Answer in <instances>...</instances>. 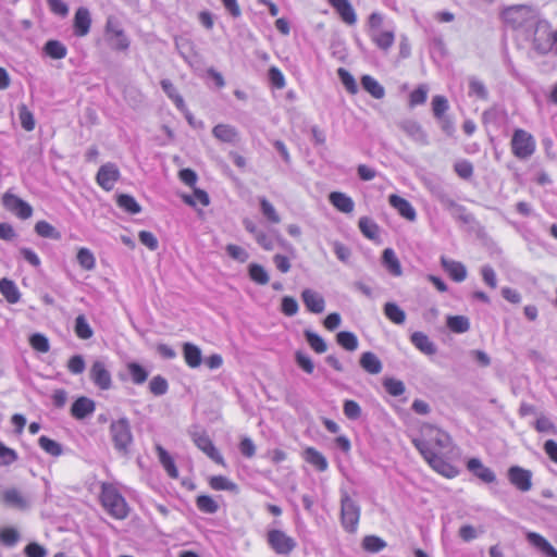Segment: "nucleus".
I'll return each mask as SVG.
<instances>
[{
  "label": "nucleus",
  "mask_w": 557,
  "mask_h": 557,
  "mask_svg": "<svg viewBox=\"0 0 557 557\" xmlns=\"http://www.w3.org/2000/svg\"><path fill=\"white\" fill-rule=\"evenodd\" d=\"M412 443L434 471L448 479L457 476V468L445 460L453 444L446 432L430 426L425 430L423 437L414 438Z\"/></svg>",
  "instance_id": "obj_1"
},
{
  "label": "nucleus",
  "mask_w": 557,
  "mask_h": 557,
  "mask_svg": "<svg viewBox=\"0 0 557 557\" xmlns=\"http://www.w3.org/2000/svg\"><path fill=\"white\" fill-rule=\"evenodd\" d=\"M109 433L114 449L121 456H127L134 442L129 420L125 417L113 420L110 423Z\"/></svg>",
  "instance_id": "obj_2"
},
{
  "label": "nucleus",
  "mask_w": 557,
  "mask_h": 557,
  "mask_svg": "<svg viewBox=\"0 0 557 557\" xmlns=\"http://www.w3.org/2000/svg\"><path fill=\"white\" fill-rule=\"evenodd\" d=\"M100 499L103 508L113 518L122 520L127 517V503L113 485L102 484Z\"/></svg>",
  "instance_id": "obj_3"
},
{
  "label": "nucleus",
  "mask_w": 557,
  "mask_h": 557,
  "mask_svg": "<svg viewBox=\"0 0 557 557\" xmlns=\"http://www.w3.org/2000/svg\"><path fill=\"white\" fill-rule=\"evenodd\" d=\"M502 17L504 22L512 28H522L533 25L536 26L534 11L528 5H513L503 11Z\"/></svg>",
  "instance_id": "obj_4"
},
{
  "label": "nucleus",
  "mask_w": 557,
  "mask_h": 557,
  "mask_svg": "<svg viewBox=\"0 0 557 557\" xmlns=\"http://www.w3.org/2000/svg\"><path fill=\"white\" fill-rule=\"evenodd\" d=\"M360 518V507L346 491L341 492V520L343 528L354 533L357 530Z\"/></svg>",
  "instance_id": "obj_5"
},
{
  "label": "nucleus",
  "mask_w": 557,
  "mask_h": 557,
  "mask_svg": "<svg viewBox=\"0 0 557 557\" xmlns=\"http://www.w3.org/2000/svg\"><path fill=\"white\" fill-rule=\"evenodd\" d=\"M534 137L524 129L518 128L513 132L511 138L512 153L521 160L530 158L535 151Z\"/></svg>",
  "instance_id": "obj_6"
},
{
  "label": "nucleus",
  "mask_w": 557,
  "mask_h": 557,
  "mask_svg": "<svg viewBox=\"0 0 557 557\" xmlns=\"http://www.w3.org/2000/svg\"><path fill=\"white\" fill-rule=\"evenodd\" d=\"M106 35L112 49L125 51L129 47V39L122 29L119 21L113 16L108 17L106 23Z\"/></svg>",
  "instance_id": "obj_7"
},
{
  "label": "nucleus",
  "mask_w": 557,
  "mask_h": 557,
  "mask_svg": "<svg viewBox=\"0 0 557 557\" xmlns=\"http://www.w3.org/2000/svg\"><path fill=\"white\" fill-rule=\"evenodd\" d=\"M534 49L542 53L553 52L555 54L556 44L553 38V32L545 22H539L535 26V37L533 39Z\"/></svg>",
  "instance_id": "obj_8"
},
{
  "label": "nucleus",
  "mask_w": 557,
  "mask_h": 557,
  "mask_svg": "<svg viewBox=\"0 0 557 557\" xmlns=\"http://www.w3.org/2000/svg\"><path fill=\"white\" fill-rule=\"evenodd\" d=\"M191 440L194 444L206 454L211 460L214 462L225 466L224 458L219 453L211 438L205 431H191L190 432Z\"/></svg>",
  "instance_id": "obj_9"
},
{
  "label": "nucleus",
  "mask_w": 557,
  "mask_h": 557,
  "mask_svg": "<svg viewBox=\"0 0 557 557\" xmlns=\"http://www.w3.org/2000/svg\"><path fill=\"white\" fill-rule=\"evenodd\" d=\"M268 542L272 549L280 555H288L297 545L293 537L281 530L269 531Z\"/></svg>",
  "instance_id": "obj_10"
},
{
  "label": "nucleus",
  "mask_w": 557,
  "mask_h": 557,
  "mask_svg": "<svg viewBox=\"0 0 557 557\" xmlns=\"http://www.w3.org/2000/svg\"><path fill=\"white\" fill-rule=\"evenodd\" d=\"M2 203L7 210L22 220H26L33 214L32 206L13 194L5 193L2 197Z\"/></svg>",
  "instance_id": "obj_11"
},
{
  "label": "nucleus",
  "mask_w": 557,
  "mask_h": 557,
  "mask_svg": "<svg viewBox=\"0 0 557 557\" xmlns=\"http://www.w3.org/2000/svg\"><path fill=\"white\" fill-rule=\"evenodd\" d=\"M90 380L101 391H108L112 387V376L102 360H96L89 371Z\"/></svg>",
  "instance_id": "obj_12"
},
{
  "label": "nucleus",
  "mask_w": 557,
  "mask_h": 557,
  "mask_svg": "<svg viewBox=\"0 0 557 557\" xmlns=\"http://www.w3.org/2000/svg\"><path fill=\"white\" fill-rule=\"evenodd\" d=\"M509 482L521 492L532 488V472L519 466H512L507 471Z\"/></svg>",
  "instance_id": "obj_13"
},
{
  "label": "nucleus",
  "mask_w": 557,
  "mask_h": 557,
  "mask_svg": "<svg viewBox=\"0 0 557 557\" xmlns=\"http://www.w3.org/2000/svg\"><path fill=\"white\" fill-rule=\"evenodd\" d=\"M120 178V171L113 163L103 164L97 173V183L107 191L113 189L114 184Z\"/></svg>",
  "instance_id": "obj_14"
},
{
  "label": "nucleus",
  "mask_w": 557,
  "mask_h": 557,
  "mask_svg": "<svg viewBox=\"0 0 557 557\" xmlns=\"http://www.w3.org/2000/svg\"><path fill=\"white\" fill-rule=\"evenodd\" d=\"M397 126L413 141L419 145H428V135L423 131L420 123L414 120H403L397 123Z\"/></svg>",
  "instance_id": "obj_15"
},
{
  "label": "nucleus",
  "mask_w": 557,
  "mask_h": 557,
  "mask_svg": "<svg viewBox=\"0 0 557 557\" xmlns=\"http://www.w3.org/2000/svg\"><path fill=\"white\" fill-rule=\"evenodd\" d=\"M432 196L443 206L446 210H454L455 212L465 213V207L457 203L446 190V188L440 184L432 185L430 187Z\"/></svg>",
  "instance_id": "obj_16"
},
{
  "label": "nucleus",
  "mask_w": 557,
  "mask_h": 557,
  "mask_svg": "<svg viewBox=\"0 0 557 557\" xmlns=\"http://www.w3.org/2000/svg\"><path fill=\"white\" fill-rule=\"evenodd\" d=\"M388 203L392 208H394L399 215H401L404 219L413 222L417 219V212L412 205L405 198L398 196V195H389L388 197Z\"/></svg>",
  "instance_id": "obj_17"
},
{
  "label": "nucleus",
  "mask_w": 557,
  "mask_h": 557,
  "mask_svg": "<svg viewBox=\"0 0 557 557\" xmlns=\"http://www.w3.org/2000/svg\"><path fill=\"white\" fill-rule=\"evenodd\" d=\"M331 7L337 12L342 21L347 25H355L357 14L349 0H329Z\"/></svg>",
  "instance_id": "obj_18"
},
{
  "label": "nucleus",
  "mask_w": 557,
  "mask_h": 557,
  "mask_svg": "<svg viewBox=\"0 0 557 557\" xmlns=\"http://www.w3.org/2000/svg\"><path fill=\"white\" fill-rule=\"evenodd\" d=\"M95 409L96 404L92 399L81 396L73 403L71 407V414L77 420H83L88 416H91Z\"/></svg>",
  "instance_id": "obj_19"
},
{
  "label": "nucleus",
  "mask_w": 557,
  "mask_h": 557,
  "mask_svg": "<svg viewBox=\"0 0 557 557\" xmlns=\"http://www.w3.org/2000/svg\"><path fill=\"white\" fill-rule=\"evenodd\" d=\"M302 301L306 308L313 313H321L324 311V298L315 290L306 288L301 293Z\"/></svg>",
  "instance_id": "obj_20"
},
{
  "label": "nucleus",
  "mask_w": 557,
  "mask_h": 557,
  "mask_svg": "<svg viewBox=\"0 0 557 557\" xmlns=\"http://www.w3.org/2000/svg\"><path fill=\"white\" fill-rule=\"evenodd\" d=\"M467 468L484 483H493L496 481L494 471L485 467L478 458H471L467 463Z\"/></svg>",
  "instance_id": "obj_21"
},
{
  "label": "nucleus",
  "mask_w": 557,
  "mask_h": 557,
  "mask_svg": "<svg viewBox=\"0 0 557 557\" xmlns=\"http://www.w3.org/2000/svg\"><path fill=\"white\" fill-rule=\"evenodd\" d=\"M91 25V17L88 9L78 8L74 16V34L78 37H84L89 33Z\"/></svg>",
  "instance_id": "obj_22"
},
{
  "label": "nucleus",
  "mask_w": 557,
  "mask_h": 557,
  "mask_svg": "<svg viewBox=\"0 0 557 557\" xmlns=\"http://www.w3.org/2000/svg\"><path fill=\"white\" fill-rule=\"evenodd\" d=\"M441 264L455 282H462L466 280L467 269L461 262L448 259L446 257H441Z\"/></svg>",
  "instance_id": "obj_23"
},
{
  "label": "nucleus",
  "mask_w": 557,
  "mask_h": 557,
  "mask_svg": "<svg viewBox=\"0 0 557 557\" xmlns=\"http://www.w3.org/2000/svg\"><path fill=\"white\" fill-rule=\"evenodd\" d=\"M410 342L424 355L432 356L436 354V345L423 332H413L410 336Z\"/></svg>",
  "instance_id": "obj_24"
},
{
  "label": "nucleus",
  "mask_w": 557,
  "mask_h": 557,
  "mask_svg": "<svg viewBox=\"0 0 557 557\" xmlns=\"http://www.w3.org/2000/svg\"><path fill=\"white\" fill-rule=\"evenodd\" d=\"M212 135L222 143L236 144L239 140L238 131L230 124L215 125L212 129Z\"/></svg>",
  "instance_id": "obj_25"
},
{
  "label": "nucleus",
  "mask_w": 557,
  "mask_h": 557,
  "mask_svg": "<svg viewBox=\"0 0 557 557\" xmlns=\"http://www.w3.org/2000/svg\"><path fill=\"white\" fill-rule=\"evenodd\" d=\"M360 367L369 374H379L383 369L382 361L372 351L362 352L359 359Z\"/></svg>",
  "instance_id": "obj_26"
},
{
  "label": "nucleus",
  "mask_w": 557,
  "mask_h": 557,
  "mask_svg": "<svg viewBox=\"0 0 557 557\" xmlns=\"http://www.w3.org/2000/svg\"><path fill=\"white\" fill-rule=\"evenodd\" d=\"M527 540L531 545L541 549L547 557H557V549L541 534L528 532Z\"/></svg>",
  "instance_id": "obj_27"
},
{
  "label": "nucleus",
  "mask_w": 557,
  "mask_h": 557,
  "mask_svg": "<svg viewBox=\"0 0 557 557\" xmlns=\"http://www.w3.org/2000/svg\"><path fill=\"white\" fill-rule=\"evenodd\" d=\"M371 40L383 51H388L389 48L394 45L395 34L394 30H376L370 32Z\"/></svg>",
  "instance_id": "obj_28"
},
{
  "label": "nucleus",
  "mask_w": 557,
  "mask_h": 557,
  "mask_svg": "<svg viewBox=\"0 0 557 557\" xmlns=\"http://www.w3.org/2000/svg\"><path fill=\"white\" fill-rule=\"evenodd\" d=\"M330 202L341 212L350 213L355 203L352 199L344 193L333 191L329 196Z\"/></svg>",
  "instance_id": "obj_29"
},
{
  "label": "nucleus",
  "mask_w": 557,
  "mask_h": 557,
  "mask_svg": "<svg viewBox=\"0 0 557 557\" xmlns=\"http://www.w3.org/2000/svg\"><path fill=\"white\" fill-rule=\"evenodd\" d=\"M183 356L185 362L190 368H198L202 362L201 350L193 343H185L183 345Z\"/></svg>",
  "instance_id": "obj_30"
},
{
  "label": "nucleus",
  "mask_w": 557,
  "mask_h": 557,
  "mask_svg": "<svg viewBox=\"0 0 557 557\" xmlns=\"http://www.w3.org/2000/svg\"><path fill=\"white\" fill-rule=\"evenodd\" d=\"M156 451L160 463L162 465L169 476L176 479L178 476V471L170 454L161 445L156 446Z\"/></svg>",
  "instance_id": "obj_31"
},
{
  "label": "nucleus",
  "mask_w": 557,
  "mask_h": 557,
  "mask_svg": "<svg viewBox=\"0 0 557 557\" xmlns=\"http://www.w3.org/2000/svg\"><path fill=\"white\" fill-rule=\"evenodd\" d=\"M0 293L10 304H16L20 301L21 293L16 284L9 278L4 277L0 280Z\"/></svg>",
  "instance_id": "obj_32"
},
{
  "label": "nucleus",
  "mask_w": 557,
  "mask_h": 557,
  "mask_svg": "<svg viewBox=\"0 0 557 557\" xmlns=\"http://www.w3.org/2000/svg\"><path fill=\"white\" fill-rule=\"evenodd\" d=\"M383 265L394 276L401 275L400 262L392 248H386L382 256Z\"/></svg>",
  "instance_id": "obj_33"
},
{
  "label": "nucleus",
  "mask_w": 557,
  "mask_h": 557,
  "mask_svg": "<svg viewBox=\"0 0 557 557\" xmlns=\"http://www.w3.org/2000/svg\"><path fill=\"white\" fill-rule=\"evenodd\" d=\"M363 89L375 99H382L385 96L384 87L372 76L363 75L361 77Z\"/></svg>",
  "instance_id": "obj_34"
},
{
  "label": "nucleus",
  "mask_w": 557,
  "mask_h": 557,
  "mask_svg": "<svg viewBox=\"0 0 557 557\" xmlns=\"http://www.w3.org/2000/svg\"><path fill=\"white\" fill-rule=\"evenodd\" d=\"M1 499L7 505L25 509L27 508L28 504L27 500L23 497V495L16 490V488H8L5 490L2 495Z\"/></svg>",
  "instance_id": "obj_35"
},
{
  "label": "nucleus",
  "mask_w": 557,
  "mask_h": 557,
  "mask_svg": "<svg viewBox=\"0 0 557 557\" xmlns=\"http://www.w3.org/2000/svg\"><path fill=\"white\" fill-rule=\"evenodd\" d=\"M305 459L319 471H325L327 469L329 463L326 458L313 447H308L305 450Z\"/></svg>",
  "instance_id": "obj_36"
},
{
  "label": "nucleus",
  "mask_w": 557,
  "mask_h": 557,
  "mask_svg": "<svg viewBox=\"0 0 557 557\" xmlns=\"http://www.w3.org/2000/svg\"><path fill=\"white\" fill-rule=\"evenodd\" d=\"M360 232L369 239H376L380 235L379 225L370 218L362 216L359 220Z\"/></svg>",
  "instance_id": "obj_37"
},
{
  "label": "nucleus",
  "mask_w": 557,
  "mask_h": 557,
  "mask_svg": "<svg viewBox=\"0 0 557 557\" xmlns=\"http://www.w3.org/2000/svg\"><path fill=\"white\" fill-rule=\"evenodd\" d=\"M336 342L348 351H355L359 345L357 336L352 332L348 331L338 332L336 335Z\"/></svg>",
  "instance_id": "obj_38"
},
{
  "label": "nucleus",
  "mask_w": 557,
  "mask_h": 557,
  "mask_svg": "<svg viewBox=\"0 0 557 557\" xmlns=\"http://www.w3.org/2000/svg\"><path fill=\"white\" fill-rule=\"evenodd\" d=\"M384 313L386 318L395 324H403L406 321L405 311L395 302H386Z\"/></svg>",
  "instance_id": "obj_39"
},
{
  "label": "nucleus",
  "mask_w": 557,
  "mask_h": 557,
  "mask_svg": "<svg viewBox=\"0 0 557 557\" xmlns=\"http://www.w3.org/2000/svg\"><path fill=\"white\" fill-rule=\"evenodd\" d=\"M248 274H249L250 280L259 285H265L270 281V276H269L267 270L258 263L249 264Z\"/></svg>",
  "instance_id": "obj_40"
},
{
  "label": "nucleus",
  "mask_w": 557,
  "mask_h": 557,
  "mask_svg": "<svg viewBox=\"0 0 557 557\" xmlns=\"http://www.w3.org/2000/svg\"><path fill=\"white\" fill-rule=\"evenodd\" d=\"M446 324L455 333H466L470 329L469 319L465 315H449Z\"/></svg>",
  "instance_id": "obj_41"
},
{
  "label": "nucleus",
  "mask_w": 557,
  "mask_h": 557,
  "mask_svg": "<svg viewBox=\"0 0 557 557\" xmlns=\"http://www.w3.org/2000/svg\"><path fill=\"white\" fill-rule=\"evenodd\" d=\"M74 331L81 339H89L94 335V331L84 314L76 317Z\"/></svg>",
  "instance_id": "obj_42"
},
{
  "label": "nucleus",
  "mask_w": 557,
  "mask_h": 557,
  "mask_svg": "<svg viewBox=\"0 0 557 557\" xmlns=\"http://www.w3.org/2000/svg\"><path fill=\"white\" fill-rule=\"evenodd\" d=\"M126 368L134 384L140 385L146 382L148 371L143 366L137 362H129Z\"/></svg>",
  "instance_id": "obj_43"
},
{
  "label": "nucleus",
  "mask_w": 557,
  "mask_h": 557,
  "mask_svg": "<svg viewBox=\"0 0 557 557\" xmlns=\"http://www.w3.org/2000/svg\"><path fill=\"white\" fill-rule=\"evenodd\" d=\"M305 338L309 346L318 354H323L326 351L327 346L324 339L317 333L306 330L304 332Z\"/></svg>",
  "instance_id": "obj_44"
},
{
  "label": "nucleus",
  "mask_w": 557,
  "mask_h": 557,
  "mask_svg": "<svg viewBox=\"0 0 557 557\" xmlns=\"http://www.w3.org/2000/svg\"><path fill=\"white\" fill-rule=\"evenodd\" d=\"M117 205L120 208L131 214H137L141 211V207L135 200V198L126 194L119 195Z\"/></svg>",
  "instance_id": "obj_45"
},
{
  "label": "nucleus",
  "mask_w": 557,
  "mask_h": 557,
  "mask_svg": "<svg viewBox=\"0 0 557 557\" xmlns=\"http://www.w3.org/2000/svg\"><path fill=\"white\" fill-rule=\"evenodd\" d=\"M35 232L44 238H51V239H60L61 238V234L55 230L54 226H52L47 221H38L35 225Z\"/></svg>",
  "instance_id": "obj_46"
},
{
  "label": "nucleus",
  "mask_w": 557,
  "mask_h": 557,
  "mask_svg": "<svg viewBox=\"0 0 557 557\" xmlns=\"http://www.w3.org/2000/svg\"><path fill=\"white\" fill-rule=\"evenodd\" d=\"M45 51L52 59H63L67 52L66 47L58 40L47 41Z\"/></svg>",
  "instance_id": "obj_47"
},
{
  "label": "nucleus",
  "mask_w": 557,
  "mask_h": 557,
  "mask_svg": "<svg viewBox=\"0 0 557 557\" xmlns=\"http://www.w3.org/2000/svg\"><path fill=\"white\" fill-rule=\"evenodd\" d=\"M197 508L205 513H215L219 509L218 503L208 495H200L196 499Z\"/></svg>",
  "instance_id": "obj_48"
},
{
  "label": "nucleus",
  "mask_w": 557,
  "mask_h": 557,
  "mask_svg": "<svg viewBox=\"0 0 557 557\" xmlns=\"http://www.w3.org/2000/svg\"><path fill=\"white\" fill-rule=\"evenodd\" d=\"M469 96H475L476 98H479L481 100H486L488 92H487V89H486L485 85L483 84V82H481L476 77H470L469 78Z\"/></svg>",
  "instance_id": "obj_49"
},
{
  "label": "nucleus",
  "mask_w": 557,
  "mask_h": 557,
  "mask_svg": "<svg viewBox=\"0 0 557 557\" xmlns=\"http://www.w3.org/2000/svg\"><path fill=\"white\" fill-rule=\"evenodd\" d=\"M77 262L86 270L91 271L96 265V259L94 253L87 248H81L77 252Z\"/></svg>",
  "instance_id": "obj_50"
},
{
  "label": "nucleus",
  "mask_w": 557,
  "mask_h": 557,
  "mask_svg": "<svg viewBox=\"0 0 557 557\" xmlns=\"http://www.w3.org/2000/svg\"><path fill=\"white\" fill-rule=\"evenodd\" d=\"M210 486L215 491H237V485L223 475H215L210 479Z\"/></svg>",
  "instance_id": "obj_51"
},
{
  "label": "nucleus",
  "mask_w": 557,
  "mask_h": 557,
  "mask_svg": "<svg viewBox=\"0 0 557 557\" xmlns=\"http://www.w3.org/2000/svg\"><path fill=\"white\" fill-rule=\"evenodd\" d=\"M534 429L539 433L556 435L557 426L552 422V420L545 416H541L534 422Z\"/></svg>",
  "instance_id": "obj_52"
},
{
  "label": "nucleus",
  "mask_w": 557,
  "mask_h": 557,
  "mask_svg": "<svg viewBox=\"0 0 557 557\" xmlns=\"http://www.w3.org/2000/svg\"><path fill=\"white\" fill-rule=\"evenodd\" d=\"M383 386L389 395L395 397L403 395L406 391L404 382L394 377L385 379Z\"/></svg>",
  "instance_id": "obj_53"
},
{
  "label": "nucleus",
  "mask_w": 557,
  "mask_h": 557,
  "mask_svg": "<svg viewBox=\"0 0 557 557\" xmlns=\"http://www.w3.org/2000/svg\"><path fill=\"white\" fill-rule=\"evenodd\" d=\"M38 444L41 449H44L47 454L51 456H60L62 454L61 445L58 442L45 435L39 437Z\"/></svg>",
  "instance_id": "obj_54"
},
{
  "label": "nucleus",
  "mask_w": 557,
  "mask_h": 557,
  "mask_svg": "<svg viewBox=\"0 0 557 557\" xmlns=\"http://www.w3.org/2000/svg\"><path fill=\"white\" fill-rule=\"evenodd\" d=\"M337 75L349 94L355 95L358 92V85L354 76L347 70L339 67L337 70Z\"/></svg>",
  "instance_id": "obj_55"
},
{
  "label": "nucleus",
  "mask_w": 557,
  "mask_h": 557,
  "mask_svg": "<svg viewBox=\"0 0 557 557\" xmlns=\"http://www.w3.org/2000/svg\"><path fill=\"white\" fill-rule=\"evenodd\" d=\"M260 210L264 218H267L268 221L271 223H280L281 218L278 213L276 212L274 206L265 198L260 199Z\"/></svg>",
  "instance_id": "obj_56"
},
{
  "label": "nucleus",
  "mask_w": 557,
  "mask_h": 557,
  "mask_svg": "<svg viewBox=\"0 0 557 557\" xmlns=\"http://www.w3.org/2000/svg\"><path fill=\"white\" fill-rule=\"evenodd\" d=\"M168 389V381L161 375L153 376L149 382V391L156 396H162L166 394Z\"/></svg>",
  "instance_id": "obj_57"
},
{
  "label": "nucleus",
  "mask_w": 557,
  "mask_h": 557,
  "mask_svg": "<svg viewBox=\"0 0 557 557\" xmlns=\"http://www.w3.org/2000/svg\"><path fill=\"white\" fill-rule=\"evenodd\" d=\"M30 346L42 354H46L50 350V344L47 336L41 333H35L29 337Z\"/></svg>",
  "instance_id": "obj_58"
},
{
  "label": "nucleus",
  "mask_w": 557,
  "mask_h": 557,
  "mask_svg": "<svg viewBox=\"0 0 557 557\" xmlns=\"http://www.w3.org/2000/svg\"><path fill=\"white\" fill-rule=\"evenodd\" d=\"M386 546L385 541L375 535H367L362 541V547L370 553H377Z\"/></svg>",
  "instance_id": "obj_59"
},
{
  "label": "nucleus",
  "mask_w": 557,
  "mask_h": 557,
  "mask_svg": "<svg viewBox=\"0 0 557 557\" xmlns=\"http://www.w3.org/2000/svg\"><path fill=\"white\" fill-rule=\"evenodd\" d=\"M18 116H20L22 127L25 131L30 132L35 128L34 116H33L32 112L26 108V106L22 104L18 108Z\"/></svg>",
  "instance_id": "obj_60"
},
{
  "label": "nucleus",
  "mask_w": 557,
  "mask_h": 557,
  "mask_svg": "<svg viewBox=\"0 0 557 557\" xmlns=\"http://www.w3.org/2000/svg\"><path fill=\"white\" fill-rule=\"evenodd\" d=\"M17 453L0 442V466H10L17 460Z\"/></svg>",
  "instance_id": "obj_61"
},
{
  "label": "nucleus",
  "mask_w": 557,
  "mask_h": 557,
  "mask_svg": "<svg viewBox=\"0 0 557 557\" xmlns=\"http://www.w3.org/2000/svg\"><path fill=\"white\" fill-rule=\"evenodd\" d=\"M448 109V101L444 96H435L432 100V110L436 119L444 117V113Z\"/></svg>",
  "instance_id": "obj_62"
},
{
  "label": "nucleus",
  "mask_w": 557,
  "mask_h": 557,
  "mask_svg": "<svg viewBox=\"0 0 557 557\" xmlns=\"http://www.w3.org/2000/svg\"><path fill=\"white\" fill-rule=\"evenodd\" d=\"M343 411L349 420H358L361 417V408L355 400H345Z\"/></svg>",
  "instance_id": "obj_63"
},
{
  "label": "nucleus",
  "mask_w": 557,
  "mask_h": 557,
  "mask_svg": "<svg viewBox=\"0 0 557 557\" xmlns=\"http://www.w3.org/2000/svg\"><path fill=\"white\" fill-rule=\"evenodd\" d=\"M18 540L20 534L13 528H4L0 531V541L7 546H14Z\"/></svg>",
  "instance_id": "obj_64"
}]
</instances>
